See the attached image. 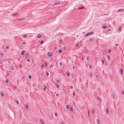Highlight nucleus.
<instances>
[{"mask_svg":"<svg viewBox=\"0 0 124 124\" xmlns=\"http://www.w3.org/2000/svg\"><path fill=\"white\" fill-rule=\"evenodd\" d=\"M62 50L61 49H60L59 51V53H61L62 52Z\"/></svg>","mask_w":124,"mask_h":124,"instance_id":"23","label":"nucleus"},{"mask_svg":"<svg viewBox=\"0 0 124 124\" xmlns=\"http://www.w3.org/2000/svg\"><path fill=\"white\" fill-rule=\"evenodd\" d=\"M13 88L14 89H16V86H13Z\"/></svg>","mask_w":124,"mask_h":124,"instance_id":"36","label":"nucleus"},{"mask_svg":"<svg viewBox=\"0 0 124 124\" xmlns=\"http://www.w3.org/2000/svg\"><path fill=\"white\" fill-rule=\"evenodd\" d=\"M93 32H89L88 33H87L85 34V37H87L89 35H91L93 34Z\"/></svg>","mask_w":124,"mask_h":124,"instance_id":"1","label":"nucleus"},{"mask_svg":"<svg viewBox=\"0 0 124 124\" xmlns=\"http://www.w3.org/2000/svg\"><path fill=\"white\" fill-rule=\"evenodd\" d=\"M17 15V13H13L12 14V16H16Z\"/></svg>","mask_w":124,"mask_h":124,"instance_id":"13","label":"nucleus"},{"mask_svg":"<svg viewBox=\"0 0 124 124\" xmlns=\"http://www.w3.org/2000/svg\"><path fill=\"white\" fill-rule=\"evenodd\" d=\"M24 19L25 18H19L17 19L18 20V21H23L24 20Z\"/></svg>","mask_w":124,"mask_h":124,"instance_id":"5","label":"nucleus"},{"mask_svg":"<svg viewBox=\"0 0 124 124\" xmlns=\"http://www.w3.org/2000/svg\"><path fill=\"white\" fill-rule=\"evenodd\" d=\"M81 108L79 107H78V108H77V110H78V111H80V110H81Z\"/></svg>","mask_w":124,"mask_h":124,"instance_id":"20","label":"nucleus"},{"mask_svg":"<svg viewBox=\"0 0 124 124\" xmlns=\"http://www.w3.org/2000/svg\"><path fill=\"white\" fill-rule=\"evenodd\" d=\"M111 51V50H108V52L109 53H110Z\"/></svg>","mask_w":124,"mask_h":124,"instance_id":"45","label":"nucleus"},{"mask_svg":"<svg viewBox=\"0 0 124 124\" xmlns=\"http://www.w3.org/2000/svg\"><path fill=\"white\" fill-rule=\"evenodd\" d=\"M73 96H74L75 95V93H73Z\"/></svg>","mask_w":124,"mask_h":124,"instance_id":"57","label":"nucleus"},{"mask_svg":"<svg viewBox=\"0 0 124 124\" xmlns=\"http://www.w3.org/2000/svg\"><path fill=\"white\" fill-rule=\"evenodd\" d=\"M86 60H89V57L88 56V57H86Z\"/></svg>","mask_w":124,"mask_h":124,"instance_id":"28","label":"nucleus"},{"mask_svg":"<svg viewBox=\"0 0 124 124\" xmlns=\"http://www.w3.org/2000/svg\"><path fill=\"white\" fill-rule=\"evenodd\" d=\"M41 37V36L40 34H39L38 35V38H40Z\"/></svg>","mask_w":124,"mask_h":124,"instance_id":"15","label":"nucleus"},{"mask_svg":"<svg viewBox=\"0 0 124 124\" xmlns=\"http://www.w3.org/2000/svg\"><path fill=\"white\" fill-rule=\"evenodd\" d=\"M52 52H48V55L49 56H51L52 55Z\"/></svg>","mask_w":124,"mask_h":124,"instance_id":"3","label":"nucleus"},{"mask_svg":"<svg viewBox=\"0 0 124 124\" xmlns=\"http://www.w3.org/2000/svg\"><path fill=\"white\" fill-rule=\"evenodd\" d=\"M1 95L3 97L4 95V94L2 92H1Z\"/></svg>","mask_w":124,"mask_h":124,"instance_id":"18","label":"nucleus"},{"mask_svg":"<svg viewBox=\"0 0 124 124\" xmlns=\"http://www.w3.org/2000/svg\"><path fill=\"white\" fill-rule=\"evenodd\" d=\"M47 63H45V66H47Z\"/></svg>","mask_w":124,"mask_h":124,"instance_id":"59","label":"nucleus"},{"mask_svg":"<svg viewBox=\"0 0 124 124\" xmlns=\"http://www.w3.org/2000/svg\"><path fill=\"white\" fill-rule=\"evenodd\" d=\"M27 61L29 62L30 61V60L29 59H28L27 60Z\"/></svg>","mask_w":124,"mask_h":124,"instance_id":"41","label":"nucleus"},{"mask_svg":"<svg viewBox=\"0 0 124 124\" xmlns=\"http://www.w3.org/2000/svg\"><path fill=\"white\" fill-rule=\"evenodd\" d=\"M97 99L100 102H101V99L100 98V97H97Z\"/></svg>","mask_w":124,"mask_h":124,"instance_id":"6","label":"nucleus"},{"mask_svg":"<svg viewBox=\"0 0 124 124\" xmlns=\"http://www.w3.org/2000/svg\"><path fill=\"white\" fill-rule=\"evenodd\" d=\"M112 97L113 99H114L115 98V95L114 94H113V95H112Z\"/></svg>","mask_w":124,"mask_h":124,"instance_id":"33","label":"nucleus"},{"mask_svg":"<svg viewBox=\"0 0 124 124\" xmlns=\"http://www.w3.org/2000/svg\"><path fill=\"white\" fill-rule=\"evenodd\" d=\"M107 26L106 25L103 26H102V28L104 29H106L107 28Z\"/></svg>","mask_w":124,"mask_h":124,"instance_id":"14","label":"nucleus"},{"mask_svg":"<svg viewBox=\"0 0 124 124\" xmlns=\"http://www.w3.org/2000/svg\"><path fill=\"white\" fill-rule=\"evenodd\" d=\"M53 65H51V66H50V68H52L53 67Z\"/></svg>","mask_w":124,"mask_h":124,"instance_id":"53","label":"nucleus"},{"mask_svg":"<svg viewBox=\"0 0 124 124\" xmlns=\"http://www.w3.org/2000/svg\"><path fill=\"white\" fill-rule=\"evenodd\" d=\"M44 66V65L43 64H42V65H41V67H43Z\"/></svg>","mask_w":124,"mask_h":124,"instance_id":"60","label":"nucleus"},{"mask_svg":"<svg viewBox=\"0 0 124 124\" xmlns=\"http://www.w3.org/2000/svg\"><path fill=\"white\" fill-rule=\"evenodd\" d=\"M25 44V42H23V45H24Z\"/></svg>","mask_w":124,"mask_h":124,"instance_id":"55","label":"nucleus"},{"mask_svg":"<svg viewBox=\"0 0 124 124\" xmlns=\"http://www.w3.org/2000/svg\"><path fill=\"white\" fill-rule=\"evenodd\" d=\"M25 52V51L24 50H23L21 52V54L22 55H23L24 54Z\"/></svg>","mask_w":124,"mask_h":124,"instance_id":"11","label":"nucleus"},{"mask_svg":"<svg viewBox=\"0 0 124 124\" xmlns=\"http://www.w3.org/2000/svg\"><path fill=\"white\" fill-rule=\"evenodd\" d=\"M121 94L123 95H124V92L123 91H121Z\"/></svg>","mask_w":124,"mask_h":124,"instance_id":"26","label":"nucleus"},{"mask_svg":"<svg viewBox=\"0 0 124 124\" xmlns=\"http://www.w3.org/2000/svg\"><path fill=\"white\" fill-rule=\"evenodd\" d=\"M107 57L108 59V60H110V56L109 55H107Z\"/></svg>","mask_w":124,"mask_h":124,"instance_id":"10","label":"nucleus"},{"mask_svg":"<svg viewBox=\"0 0 124 124\" xmlns=\"http://www.w3.org/2000/svg\"><path fill=\"white\" fill-rule=\"evenodd\" d=\"M92 39L91 38H90L89 39V41H92Z\"/></svg>","mask_w":124,"mask_h":124,"instance_id":"34","label":"nucleus"},{"mask_svg":"<svg viewBox=\"0 0 124 124\" xmlns=\"http://www.w3.org/2000/svg\"><path fill=\"white\" fill-rule=\"evenodd\" d=\"M29 56V54H26L24 58L26 59Z\"/></svg>","mask_w":124,"mask_h":124,"instance_id":"4","label":"nucleus"},{"mask_svg":"<svg viewBox=\"0 0 124 124\" xmlns=\"http://www.w3.org/2000/svg\"><path fill=\"white\" fill-rule=\"evenodd\" d=\"M46 75L47 76H48L49 75V73L48 72H47L46 73Z\"/></svg>","mask_w":124,"mask_h":124,"instance_id":"39","label":"nucleus"},{"mask_svg":"<svg viewBox=\"0 0 124 124\" xmlns=\"http://www.w3.org/2000/svg\"><path fill=\"white\" fill-rule=\"evenodd\" d=\"M111 29H109L108 30V31H111Z\"/></svg>","mask_w":124,"mask_h":124,"instance_id":"49","label":"nucleus"},{"mask_svg":"<svg viewBox=\"0 0 124 124\" xmlns=\"http://www.w3.org/2000/svg\"><path fill=\"white\" fill-rule=\"evenodd\" d=\"M60 4V3L59 2H56L55 3H54V5H59Z\"/></svg>","mask_w":124,"mask_h":124,"instance_id":"9","label":"nucleus"},{"mask_svg":"<svg viewBox=\"0 0 124 124\" xmlns=\"http://www.w3.org/2000/svg\"><path fill=\"white\" fill-rule=\"evenodd\" d=\"M121 30V27H119V28L118 30L119 31H120Z\"/></svg>","mask_w":124,"mask_h":124,"instance_id":"42","label":"nucleus"},{"mask_svg":"<svg viewBox=\"0 0 124 124\" xmlns=\"http://www.w3.org/2000/svg\"><path fill=\"white\" fill-rule=\"evenodd\" d=\"M70 88L71 89H73V86H71H71H70Z\"/></svg>","mask_w":124,"mask_h":124,"instance_id":"43","label":"nucleus"},{"mask_svg":"<svg viewBox=\"0 0 124 124\" xmlns=\"http://www.w3.org/2000/svg\"><path fill=\"white\" fill-rule=\"evenodd\" d=\"M56 96H58L59 95V94L58 93H57L56 94Z\"/></svg>","mask_w":124,"mask_h":124,"instance_id":"62","label":"nucleus"},{"mask_svg":"<svg viewBox=\"0 0 124 124\" xmlns=\"http://www.w3.org/2000/svg\"><path fill=\"white\" fill-rule=\"evenodd\" d=\"M9 47L8 46H7L6 47V49H8V48Z\"/></svg>","mask_w":124,"mask_h":124,"instance_id":"47","label":"nucleus"},{"mask_svg":"<svg viewBox=\"0 0 124 124\" xmlns=\"http://www.w3.org/2000/svg\"><path fill=\"white\" fill-rule=\"evenodd\" d=\"M11 69V70H13L14 69V67L13 66H11L10 67Z\"/></svg>","mask_w":124,"mask_h":124,"instance_id":"25","label":"nucleus"},{"mask_svg":"<svg viewBox=\"0 0 124 124\" xmlns=\"http://www.w3.org/2000/svg\"><path fill=\"white\" fill-rule=\"evenodd\" d=\"M92 65H91L90 64L89 65V67L91 68H92Z\"/></svg>","mask_w":124,"mask_h":124,"instance_id":"44","label":"nucleus"},{"mask_svg":"<svg viewBox=\"0 0 124 124\" xmlns=\"http://www.w3.org/2000/svg\"><path fill=\"white\" fill-rule=\"evenodd\" d=\"M102 62L103 63H104V60H103L102 61Z\"/></svg>","mask_w":124,"mask_h":124,"instance_id":"46","label":"nucleus"},{"mask_svg":"<svg viewBox=\"0 0 124 124\" xmlns=\"http://www.w3.org/2000/svg\"><path fill=\"white\" fill-rule=\"evenodd\" d=\"M43 43V41H41L40 42V43L41 44H42Z\"/></svg>","mask_w":124,"mask_h":124,"instance_id":"51","label":"nucleus"},{"mask_svg":"<svg viewBox=\"0 0 124 124\" xmlns=\"http://www.w3.org/2000/svg\"><path fill=\"white\" fill-rule=\"evenodd\" d=\"M88 116H89V110H88Z\"/></svg>","mask_w":124,"mask_h":124,"instance_id":"50","label":"nucleus"},{"mask_svg":"<svg viewBox=\"0 0 124 124\" xmlns=\"http://www.w3.org/2000/svg\"><path fill=\"white\" fill-rule=\"evenodd\" d=\"M84 8V7H80V8H79V9H81L82 8Z\"/></svg>","mask_w":124,"mask_h":124,"instance_id":"30","label":"nucleus"},{"mask_svg":"<svg viewBox=\"0 0 124 124\" xmlns=\"http://www.w3.org/2000/svg\"><path fill=\"white\" fill-rule=\"evenodd\" d=\"M91 112H92V114H93V113H94V110H93Z\"/></svg>","mask_w":124,"mask_h":124,"instance_id":"32","label":"nucleus"},{"mask_svg":"<svg viewBox=\"0 0 124 124\" xmlns=\"http://www.w3.org/2000/svg\"><path fill=\"white\" fill-rule=\"evenodd\" d=\"M25 108L27 109H28V106L27 104H26L25 105Z\"/></svg>","mask_w":124,"mask_h":124,"instance_id":"17","label":"nucleus"},{"mask_svg":"<svg viewBox=\"0 0 124 124\" xmlns=\"http://www.w3.org/2000/svg\"><path fill=\"white\" fill-rule=\"evenodd\" d=\"M40 121L41 122V124H45L44 122L43 121V120L42 119H40Z\"/></svg>","mask_w":124,"mask_h":124,"instance_id":"8","label":"nucleus"},{"mask_svg":"<svg viewBox=\"0 0 124 124\" xmlns=\"http://www.w3.org/2000/svg\"><path fill=\"white\" fill-rule=\"evenodd\" d=\"M67 75L68 76H70V74L69 73V72H68L67 73Z\"/></svg>","mask_w":124,"mask_h":124,"instance_id":"29","label":"nucleus"},{"mask_svg":"<svg viewBox=\"0 0 124 124\" xmlns=\"http://www.w3.org/2000/svg\"><path fill=\"white\" fill-rule=\"evenodd\" d=\"M82 60H84V58L83 57H82Z\"/></svg>","mask_w":124,"mask_h":124,"instance_id":"64","label":"nucleus"},{"mask_svg":"<svg viewBox=\"0 0 124 124\" xmlns=\"http://www.w3.org/2000/svg\"><path fill=\"white\" fill-rule=\"evenodd\" d=\"M54 114L56 116H57V114L56 113H54Z\"/></svg>","mask_w":124,"mask_h":124,"instance_id":"38","label":"nucleus"},{"mask_svg":"<svg viewBox=\"0 0 124 124\" xmlns=\"http://www.w3.org/2000/svg\"><path fill=\"white\" fill-rule=\"evenodd\" d=\"M106 111V112L107 114H108V110L107 108L105 109Z\"/></svg>","mask_w":124,"mask_h":124,"instance_id":"7","label":"nucleus"},{"mask_svg":"<svg viewBox=\"0 0 124 124\" xmlns=\"http://www.w3.org/2000/svg\"><path fill=\"white\" fill-rule=\"evenodd\" d=\"M66 108L67 109H68L69 108V106L68 105H66Z\"/></svg>","mask_w":124,"mask_h":124,"instance_id":"22","label":"nucleus"},{"mask_svg":"<svg viewBox=\"0 0 124 124\" xmlns=\"http://www.w3.org/2000/svg\"><path fill=\"white\" fill-rule=\"evenodd\" d=\"M0 55H3V53H0Z\"/></svg>","mask_w":124,"mask_h":124,"instance_id":"52","label":"nucleus"},{"mask_svg":"<svg viewBox=\"0 0 124 124\" xmlns=\"http://www.w3.org/2000/svg\"><path fill=\"white\" fill-rule=\"evenodd\" d=\"M59 40V41H60V43L61 44H62V41H61V40L60 39V40Z\"/></svg>","mask_w":124,"mask_h":124,"instance_id":"37","label":"nucleus"},{"mask_svg":"<svg viewBox=\"0 0 124 124\" xmlns=\"http://www.w3.org/2000/svg\"><path fill=\"white\" fill-rule=\"evenodd\" d=\"M75 68V66H72V68H73V69H74V68Z\"/></svg>","mask_w":124,"mask_h":124,"instance_id":"54","label":"nucleus"},{"mask_svg":"<svg viewBox=\"0 0 124 124\" xmlns=\"http://www.w3.org/2000/svg\"><path fill=\"white\" fill-rule=\"evenodd\" d=\"M90 77H92V74H90Z\"/></svg>","mask_w":124,"mask_h":124,"instance_id":"58","label":"nucleus"},{"mask_svg":"<svg viewBox=\"0 0 124 124\" xmlns=\"http://www.w3.org/2000/svg\"><path fill=\"white\" fill-rule=\"evenodd\" d=\"M78 44H77V45H76L77 47H78Z\"/></svg>","mask_w":124,"mask_h":124,"instance_id":"63","label":"nucleus"},{"mask_svg":"<svg viewBox=\"0 0 124 124\" xmlns=\"http://www.w3.org/2000/svg\"><path fill=\"white\" fill-rule=\"evenodd\" d=\"M63 49L64 50H65L66 49V48L65 47H63Z\"/></svg>","mask_w":124,"mask_h":124,"instance_id":"48","label":"nucleus"},{"mask_svg":"<svg viewBox=\"0 0 124 124\" xmlns=\"http://www.w3.org/2000/svg\"><path fill=\"white\" fill-rule=\"evenodd\" d=\"M31 75H30L29 76V78L30 79H31Z\"/></svg>","mask_w":124,"mask_h":124,"instance_id":"40","label":"nucleus"},{"mask_svg":"<svg viewBox=\"0 0 124 124\" xmlns=\"http://www.w3.org/2000/svg\"><path fill=\"white\" fill-rule=\"evenodd\" d=\"M96 121L97 122V124H99V120L98 119H97L96 120Z\"/></svg>","mask_w":124,"mask_h":124,"instance_id":"12","label":"nucleus"},{"mask_svg":"<svg viewBox=\"0 0 124 124\" xmlns=\"http://www.w3.org/2000/svg\"><path fill=\"white\" fill-rule=\"evenodd\" d=\"M27 35H24L23 36V38H25L27 37Z\"/></svg>","mask_w":124,"mask_h":124,"instance_id":"24","label":"nucleus"},{"mask_svg":"<svg viewBox=\"0 0 124 124\" xmlns=\"http://www.w3.org/2000/svg\"><path fill=\"white\" fill-rule=\"evenodd\" d=\"M55 84H56V86L57 88H60L59 85L56 83H55Z\"/></svg>","mask_w":124,"mask_h":124,"instance_id":"16","label":"nucleus"},{"mask_svg":"<svg viewBox=\"0 0 124 124\" xmlns=\"http://www.w3.org/2000/svg\"><path fill=\"white\" fill-rule=\"evenodd\" d=\"M6 82L7 83H8L9 82V81H8V80L7 79H6Z\"/></svg>","mask_w":124,"mask_h":124,"instance_id":"31","label":"nucleus"},{"mask_svg":"<svg viewBox=\"0 0 124 124\" xmlns=\"http://www.w3.org/2000/svg\"><path fill=\"white\" fill-rule=\"evenodd\" d=\"M16 102L17 104H19V102L17 100H16Z\"/></svg>","mask_w":124,"mask_h":124,"instance_id":"19","label":"nucleus"},{"mask_svg":"<svg viewBox=\"0 0 124 124\" xmlns=\"http://www.w3.org/2000/svg\"><path fill=\"white\" fill-rule=\"evenodd\" d=\"M70 111L71 112H73V108H71Z\"/></svg>","mask_w":124,"mask_h":124,"instance_id":"35","label":"nucleus"},{"mask_svg":"<svg viewBox=\"0 0 124 124\" xmlns=\"http://www.w3.org/2000/svg\"><path fill=\"white\" fill-rule=\"evenodd\" d=\"M46 86H45L44 87V91L45 90H46Z\"/></svg>","mask_w":124,"mask_h":124,"instance_id":"27","label":"nucleus"},{"mask_svg":"<svg viewBox=\"0 0 124 124\" xmlns=\"http://www.w3.org/2000/svg\"><path fill=\"white\" fill-rule=\"evenodd\" d=\"M59 64H60V65H62V62H60V63H59Z\"/></svg>","mask_w":124,"mask_h":124,"instance_id":"56","label":"nucleus"},{"mask_svg":"<svg viewBox=\"0 0 124 124\" xmlns=\"http://www.w3.org/2000/svg\"><path fill=\"white\" fill-rule=\"evenodd\" d=\"M123 70L122 69H121L120 70V72H121V75H122L123 74Z\"/></svg>","mask_w":124,"mask_h":124,"instance_id":"21","label":"nucleus"},{"mask_svg":"<svg viewBox=\"0 0 124 124\" xmlns=\"http://www.w3.org/2000/svg\"><path fill=\"white\" fill-rule=\"evenodd\" d=\"M117 12L118 13H119L121 12H124V10L123 9H121L118 10Z\"/></svg>","mask_w":124,"mask_h":124,"instance_id":"2","label":"nucleus"},{"mask_svg":"<svg viewBox=\"0 0 124 124\" xmlns=\"http://www.w3.org/2000/svg\"><path fill=\"white\" fill-rule=\"evenodd\" d=\"M57 82L58 83H59L60 82V81L59 80H57Z\"/></svg>","mask_w":124,"mask_h":124,"instance_id":"61","label":"nucleus"}]
</instances>
